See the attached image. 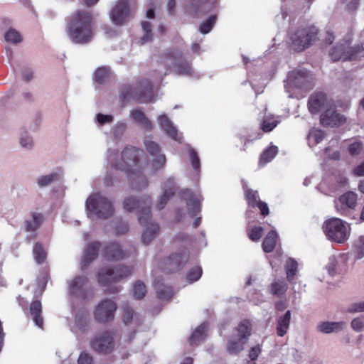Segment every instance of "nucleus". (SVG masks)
<instances>
[{
	"label": "nucleus",
	"mask_w": 364,
	"mask_h": 364,
	"mask_svg": "<svg viewBox=\"0 0 364 364\" xmlns=\"http://www.w3.org/2000/svg\"><path fill=\"white\" fill-rule=\"evenodd\" d=\"M164 65H167L165 75L173 68L177 75H191L193 70L191 63L188 61L179 50H168L164 54Z\"/></svg>",
	"instance_id": "6e6552de"
},
{
	"label": "nucleus",
	"mask_w": 364,
	"mask_h": 364,
	"mask_svg": "<svg viewBox=\"0 0 364 364\" xmlns=\"http://www.w3.org/2000/svg\"><path fill=\"white\" fill-rule=\"evenodd\" d=\"M327 95L323 92H316L308 100V109L310 113L315 114L327 105Z\"/></svg>",
	"instance_id": "412c9836"
},
{
	"label": "nucleus",
	"mask_w": 364,
	"mask_h": 364,
	"mask_svg": "<svg viewBox=\"0 0 364 364\" xmlns=\"http://www.w3.org/2000/svg\"><path fill=\"white\" fill-rule=\"evenodd\" d=\"M101 247L102 243L99 241L92 242L87 245L81 261L82 269L87 268L90 263L97 258L98 252Z\"/></svg>",
	"instance_id": "4be33fe9"
},
{
	"label": "nucleus",
	"mask_w": 364,
	"mask_h": 364,
	"mask_svg": "<svg viewBox=\"0 0 364 364\" xmlns=\"http://www.w3.org/2000/svg\"><path fill=\"white\" fill-rule=\"evenodd\" d=\"M141 27L143 31H144V35L142 38H141V44L149 42L151 40L152 33H151V24L148 21H143L141 23Z\"/></svg>",
	"instance_id": "8fccbe9b"
},
{
	"label": "nucleus",
	"mask_w": 364,
	"mask_h": 364,
	"mask_svg": "<svg viewBox=\"0 0 364 364\" xmlns=\"http://www.w3.org/2000/svg\"><path fill=\"white\" fill-rule=\"evenodd\" d=\"M175 193V183L171 178L168 179L164 185L163 193L160 197V200L156 205L159 210L163 209L166 205L167 202Z\"/></svg>",
	"instance_id": "393cba45"
},
{
	"label": "nucleus",
	"mask_w": 364,
	"mask_h": 364,
	"mask_svg": "<svg viewBox=\"0 0 364 364\" xmlns=\"http://www.w3.org/2000/svg\"><path fill=\"white\" fill-rule=\"evenodd\" d=\"M144 145L147 152L154 157L151 161V166L154 173H155L164 166L166 157L161 153V148L156 142L151 140H146Z\"/></svg>",
	"instance_id": "6ab92c4d"
},
{
	"label": "nucleus",
	"mask_w": 364,
	"mask_h": 364,
	"mask_svg": "<svg viewBox=\"0 0 364 364\" xmlns=\"http://www.w3.org/2000/svg\"><path fill=\"white\" fill-rule=\"evenodd\" d=\"M78 364H92L93 358L88 353L82 352L80 354L77 359Z\"/></svg>",
	"instance_id": "bf43d9fd"
},
{
	"label": "nucleus",
	"mask_w": 364,
	"mask_h": 364,
	"mask_svg": "<svg viewBox=\"0 0 364 364\" xmlns=\"http://www.w3.org/2000/svg\"><path fill=\"white\" fill-rule=\"evenodd\" d=\"M264 229L261 226H255L247 230V235L250 240L257 242L262 236Z\"/></svg>",
	"instance_id": "09e8293b"
},
{
	"label": "nucleus",
	"mask_w": 364,
	"mask_h": 364,
	"mask_svg": "<svg viewBox=\"0 0 364 364\" xmlns=\"http://www.w3.org/2000/svg\"><path fill=\"white\" fill-rule=\"evenodd\" d=\"M363 150V143L360 141H353L349 144L348 151L350 156H355L361 153Z\"/></svg>",
	"instance_id": "5fc2aeb1"
},
{
	"label": "nucleus",
	"mask_w": 364,
	"mask_h": 364,
	"mask_svg": "<svg viewBox=\"0 0 364 364\" xmlns=\"http://www.w3.org/2000/svg\"><path fill=\"white\" fill-rule=\"evenodd\" d=\"M133 267L124 265H115L114 267H104L97 274V282L102 287H108L127 278L133 272Z\"/></svg>",
	"instance_id": "423d86ee"
},
{
	"label": "nucleus",
	"mask_w": 364,
	"mask_h": 364,
	"mask_svg": "<svg viewBox=\"0 0 364 364\" xmlns=\"http://www.w3.org/2000/svg\"><path fill=\"white\" fill-rule=\"evenodd\" d=\"M143 154L144 151L141 149L127 146L122 152L121 161L112 164V166L115 169L130 173L131 187L136 191L144 189L149 185L147 178L142 173L144 167L140 162Z\"/></svg>",
	"instance_id": "f257e3e1"
},
{
	"label": "nucleus",
	"mask_w": 364,
	"mask_h": 364,
	"mask_svg": "<svg viewBox=\"0 0 364 364\" xmlns=\"http://www.w3.org/2000/svg\"><path fill=\"white\" fill-rule=\"evenodd\" d=\"M151 199L149 196H144L141 200L129 196L125 198L123 201L124 210L128 212L137 210L139 213V223L145 226V230L141 235V242L144 245L149 244L159 231L158 224L150 221L151 218Z\"/></svg>",
	"instance_id": "7ed1b4c3"
},
{
	"label": "nucleus",
	"mask_w": 364,
	"mask_h": 364,
	"mask_svg": "<svg viewBox=\"0 0 364 364\" xmlns=\"http://www.w3.org/2000/svg\"><path fill=\"white\" fill-rule=\"evenodd\" d=\"M129 230L128 224L127 223L120 222L115 227L116 235H122L127 232Z\"/></svg>",
	"instance_id": "e2e57ef3"
},
{
	"label": "nucleus",
	"mask_w": 364,
	"mask_h": 364,
	"mask_svg": "<svg viewBox=\"0 0 364 364\" xmlns=\"http://www.w3.org/2000/svg\"><path fill=\"white\" fill-rule=\"evenodd\" d=\"M32 139L29 136L21 137L20 144L22 146L30 149L32 146Z\"/></svg>",
	"instance_id": "338daca9"
},
{
	"label": "nucleus",
	"mask_w": 364,
	"mask_h": 364,
	"mask_svg": "<svg viewBox=\"0 0 364 364\" xmlns=\"http://www.w3.org/2000/svg\"><path fill=\"white\" fill-rule=\"evenodd\" d=\"M31 220H26L24 221V228L26 232H33V234L27 237V240L30 241L36 237V232L39 229L44 220V216L41 213H31Z\"/></svg>",
	"instance_id": "5701e85b"
},
{
	"label": "nucleus",
	"mask_w": 364,
	"mask_h": 364,
	"mask_svg": "<svg viewBox=\"0 0 364 364\" xmlns=\"http://www.w3.org/2000/svg\"><path fill=\"white\" fill-rule=\"evenodd\" d=\"M346 122V117L334 109H327L320 116V123L325 127H338Z\"/></svg>",
	"instance_id": "aec40b11"
},
{
	"label": "nucleus",
	"mask_w": 364,
	"mask_h": 364,
	"mask_svg": "<svg viewBox=\"0 0 364 364\" xmlns=\"http://www.w3.org/2000/svg\"><path fill=\"white\" fill-rule=\"evenodd\" d=\"M245 198L247 205L253 208H255L256 205L261 201L257 191L250 188H247L245 191Z\"/></svg>",
	"instance_id": "58836bf2"
},
{
	"label": "nucleus",
	"mask_w": 364,
	"mask_h": 364,
	"mask_svg": "<svg viewBox=\"0 0 364 364\" xmlns=\"http://www.w3.org/2000/svg\"><path fill=\"white\" fill-rule=\"evenodd\" d=\"M152 83L148 79H141L137 82L136 87L129 85H124L121 88L120 97L123 102L130 99L139 103L148 102L152 97Z\"/></svg>",
	"instance_id": "20e7f679"
},
{
	"label": "nucleus",
	"mask_w": 364,
	"mask_h": 364,
	"mask_svg": "<svg viewBox=\"0 0 364 364\" xmlns=\"http://www.w3.org/2000/svg\"><path fill=\"white\" fill-rule=\"evenodd\" d=\"M86 208L90 213L99 219H107L114 213L112 203L100 193H95L88 197Z\"/></svg>",
	"instance_id": "39448f33"
},
{
	"label": "nucleus",
	"mask_w": 364,
	"mask_h": 364,
	"mask_svg": "<svg viewBox=\"0 0 364 364\" xmlns=\"http://www.w3.org/2000/svg\"><path fill=\"white\" fill-rule=\"evenodd\" d=\"M91 348L97 353L109 354L115 348L114 334L109 331L100 332L90 342Z\"/></svg>",
	"instance_id": "9d476101"
},
{
	"label": "nucleus",
	"mask_w": 364,
	"mask_h": 364,
	"mask_svg": "<svg viewBox=\"0 0 364 364\" xmlns=\"http://www.w3.org/2000/svg\"><path fill=\"white\" fill-rule=\"evenodd\" d=\"M203 270L199 266L191 268L186 274V279L190 282L193 283L198 281L202 276Z\"/></svg>",
	"instance_id": "a18cd8bd"
},
{
	"label": "nucleus",
	"mask_w": 364,
	"mask_h": 364,
	"mask_svg": "<svg viewBox=\"0 0 364 364\" xmlns=\"http://www.w3.org/2000/svg\"><path fill=\"white\" fill-rule=\"evenodd\" d=\"M252 325L249 319H243L235 328V331L237 332V337L242 338L247 341L252 334Z\"/></svg>",
	"instance_id": "2f4dec72"
},
{
	"label": "nucleus",
	"mask_w": 364,
	"mask_h": 364,
	"mask_svg": "<svg viewBox=\"0 0 364 364\" xmlns=\"http://www.w3.org/2000/svg\"><path fill=\"white\" fill-rule=\"evenodd\" d=\"M312 80V75L307 70H294L288 74L290 86L298 89H306Z\"/></svg>",
	"instance_id": "a211bd4d"
},
{
	"label": "nucleus",
	"mask_w": 364,
	"mask_h": 364,
	"mask_svg": "<svg viewBox=\"0 0 364 364\" xmlns=\"http://www.w3.org/2000/svg\"><path fill=\"white\" fill-rule=\"evenodd\" d=\"M154 287L156 291V296L159 299L168 300L173 296V291L171 287L164 285L159 282H156Z\"/></svg>",
	"instance_id": "72a5a7b5"
},
{
	"label": "nucleus",
	"mask_w": 364,
	"mask_h": 364,
	"mask_svg": "<svg viewBox=\"0 0 364 364\" xmlns=\"http://www.w3.org/2000/svg\"><path fill=\"white\" fill-rule=\"evenodd\" d=\"M131 117L139 124L141 125L146 130H151L152 123L145 116L143 111L140 109H136L131 112Z\"/></svg>",
	"instance_id": "473e14b6"
},
{
	"label": "nucleus",
	"mask_w": 364,
	"mask_h": 364,
	"mask_svg": "<svg viewBox=\"0 0 364 364\" xmlns=\"http://www.w3.org/2000/svg\"><path fill=\"white\" fill-rule=\"evenodd\" d=\"M134 311L133 309L127 303L122 305V321L125 324L132 322L134 317Z\"/></svg>",
	"instance_id": "c03bdc74"
},
{
	"label": "nucleus",
	"mask_w": 364,
	"mask_h": 364,
	"mask_svg": "<svg viewBox=\"0 0 364 364\" xmlns=\"http://www.w3.org/2000/svg\"><path fill=\"white\" fill-rule=\"evenodd\" d=\"M318 33V30L314 26L299 28L290 34V46L293 50L301 52L317 39Z\"/></svg>",
	"instance_id": "0eeeda50"
},
{
	"label": "nucleus",
	"mask_w": 364,
	"mask_h": 364,
	"mask_svg": "<svg viewBox=\"0 0 364 364\" xmlns=\"http://www.w3.org/2000/svg\"><path fill=\"white\" fill-rule=\"evenodd\" d=\"M97 121L100 125H103L106 123H110L113 121V117L110 114H103L99 113L96 116Z\"/></svg>",
	"instance_id": "680f3d73"
},
{
	"label": "nucleus",
	"mask_w": 364,
	"mask_h": 364,
	"mask_svg": "<svg viewBox=\"0 0 364 364\" xmlns=\"http://www.w3.org/2000/svg\"><path fill=\"white\" fill-rule=\"evenodd\" d=\"M129 15L130 4L129 0H117L109 14L112 21L118 26L123 25Z\"/></svg>",
	"instance_id": "dca6fc26"
},
{
	"label": "nucleus",
	"mask_w": 364,
	"mask_h": 364,
	"mask_svg": "<svg viewBox=\"0 0 364 364\" xmlns=\"http://www.w3.org/2000/svg\"><path fill=\"white\" fill-rule=\"evenodd\" d=\"M353 174L355 176H364V161L360 164L355 166L353 171Z\"/></svg>",
	"instance_id": "69168bd1"
},
{
	"label": "nucleus",
	"mask_w": 364,
	"mask_h": 364,
	"mask_svg": "<svg viewBox=\"0 0 364 364\" xmlns=\"http://www.w3.org/2000/svg\"><path fill=\"white\" fill-rule=\"evenodd\" d=\"M33 255L38 264L44 262L46 259V252L40 242H36L33 247Z\"/></svg>",
	"instance_id": "a19ab883"
},
{
	"label": "nucleus",
	"mask_w": 364,
	"mask_h": 364,
	"mask_svg": "<svg viewBox=\"0 0 364 364\" xmlns=\"http://www.w3.org/2000/svg\"><path fill=\"white\" fill-rule=\"evenodd\" d=\"M5 40L13 43H18L22 39L20 33L16 30L11 28L5 33Z\"/></svg>",
	"instance_id": "603ef678"
},
{
	"label": "nucleus",
	"mask_w": 364,
	"mask_h": 364,
	"mask_svg": "<svg viewBox=\"0 0 364 364\" xmlns=\"http://www.w3.org/2000/svg\"><path fill=\"white\" fill-rule=\"evenodd\" d=\"M159 122L161 128L170 137L176 141H180L181 138L178 135V130L167 116H160L159 117Z\"/></svg>",
	"instance_id": "cd10ccee"
},
{
	"label": "nucleus",
	"mask_w": 364,
	"mask_h": 364,
	"mask_svg": "<svg viewBox=\"0 0 364 364\" xmlns=\"http://www.w3.org/2000/svg\"><path fill=\"white\" fill-rule=\"evenodd\" d=\"M256 208H257L259 210L261 215L263 216H266L269 213V207L267 204L264 201L261 200L260 202H259L257 205H256Z\"/></svg>",
	"instance_id": "0e129e2a"
},
{
	"label": "nucleus",
	"mask_w": 364,
	"mask_h": 364,
	"mask_svg": "<svg viewBox=\"0 0 364 364\" xmlns=\"http://www.w3.org/2000/svg\"><path fill=\"white\" fill-rule=\"evenodd\" d=\"M247 341L235 336H230L228 339L226 350L230 354L237 355L242 352Z\"/></svg>",
	"instance_id": "a878e982"
},
{
	"label": "nucleus",
	"mask_w": 364,
	"mask_h": 364,
	"mask_svg": "<svg viewBox=\"0 0 364 364\" xmlns=\"http://www.w3.org/2000/svg\"><path fill=\"white\" fill-rule=\"evenodd\" d=\"M188 154L193 168L196 171L198 170L200 166V163L198 153L194 149H191L188 151Z\"/></svg>",
	"instance_id": "6e6d98bb"
},
{
	"label": "nucleus",
	"mask_w": 364,
	"mask_h": 364,
	"mask_svg": "<svg viewBox=\"0 0 364 364\" xmlns=\"http://www.w3.org/2000/svg\"><path fill=\"white\" fill-rule=\"evenodd\" d=\"M109 77V70L105 68H100L95 72V80L99 84L103 83Z\"/></svg>",
	"instance_id": "864d4df0"
},
{
	"label": "nucleus",
	"mask_w": 364,
	"mask_h": 364,
	"mask_svg": "<svg viewBox=\"0 0 364 364\" xmlns=\"http://www.w3.org/2000/svg\"><path fill=\"white\" fill-rule=\"evenodd\" d=\"M181 197L189 208V215L191 217L195 216L200 211V200L191 190L186 189L183 191Z\"/></svg>",
	"instance_id": "b1692460"
},
{
	"label": "nucleus",
	"mask_w": 364,
	"mask_h": 364,
	"mask_svg": "<svg viewBox=\"0 0 364 364\" xmlns=\"http://www.w3.org/2000/svg\"><path fill=\"white\" fill-rule=\"evenodd\" d=\"M323 229L326 235L338 243H343L350 234V228L346 223L337 218L326 220Z\"/></svg>",
	"instance_id": "1a4fd4ad"
},
{
	"label": "nucleus",
	"mask_w": 364,
	"mask_h": 364,
	"mask_svg": "<svg viewBox=\"0 0 364 364\" xmlns=\"http://www.w3.org/2000/svg\"><path fill=\"white\" fill-rule=\"evenodd\" d=\"M60 179V175L58 173H51L49 175L42 176L38 179V184L39 186L43 187L50 184L55 181Z\"/></svg>",
	"instance_id": "de8ad7c7"
},
{
	"label": "nucleus",
	"mask_w": 364,
	"mask_h": 364,
	"mask_svg": "<svg viewBox=\"0 0 364 364\" xmlns=\"http://www.w3.org/2000/svg\"><path fill=\"white\" fill-rule=\"evenodd\" d=\"M278 153V147L275 145H270L261 153L258 166L262 167L273 160Z\"/></svg>",
	"instance_id": "c756f323"
},
{
	"label": "nucleus",
	"mask_w": 364,
	"mask_h": 364,
	"mask_svg": "<svg viewBox=\"0 0 364 364\" xmlns=\"http://www.w3.org/2000/svg\"><path fill=\"white\" fill-rule=\"evenodd\" d=\"M18 305L22 308L26 314H29L35 323V324L40 328H43L44 320L42 316V304L41 301L38 299H35L31 301L29 306H28V301L26 298L18 296L17 297Z\"/></svg>",
	"instance_id": "9b49d317"
},
{
	"label": "nucleus",
	"mask_w": 364,
	"mask_h": 364,
	"mask_svg": "<svg viewBox=\"0 0 364 364\" xmlns=\"http://www.w3.org/2000/svg\"><path fill=\"white\" fill-rule=\"evenodd\" d=\"M353 253L355 259H361L364 257V236H360L353 245Z\"/></svg>",
	"instance_id": "37998d69"
},
{
	"label": "nucleus",
	"mask_w": 364,
	"mask_h": 364,
	"mask_svg": "<svg viewBox=\"0 0 364 364\" xmlns=\"http://www.w3.org/2000/svg\"><path fill=\"white\" fill-rule=\"evenodd\" d=\"M93 26L94 17L92 11L79 9L68 16L66 32L73 43L87 44L93 38Z\"/></svg>",
	"instance_id": "f03ea898"
},
{
	"label": "nucleus",
	"mask_w": 364,
	"mask_h": 364,
	"mask_svg": "<svg viewBox=\"0 0 364 364\" xmlns=\"http://www.w3.org/2000/svg\"><path fill=\"white\" fill-rule=\"evenodd\" d=\"M344 322H323L318 326V330L325 333H330L333 331H338L343 328Z\"/></svg>",
	"instance_id": "e433bc0d"
},
{
	"label": "nucleus",
	"mask_w": 364,
	"mask_h": 364,
	"mask_svg": "<svg viewBox=\"0 0 364 364\" xmlns=\"http://www.w3.org/2000/svg\"><path fill=\"white\" fill-rule=\"evenodd\" d=\"M116 310V303L111 299H105L95 307V318L99 323H105L114 318Z\"/></svg>",
	"instance_id": "4468645a"
},
{
	"label": "nucleus",
	"mask_w": 364,
	"mask_h": 364,
	"mask_svg": "<svg viewBox=\"0 0 364 364\" xmlns=\"http://www.w3.org/2000/svg\"><path fill=\"white\" fill-rule=\"evenodd\" d=\"M279 122V120L274 115L272 114H265L260 122L259 128L263 132L269 133L274 130Z\"/></svg>",
	"instance_id": "c85d7f7f"
},
{
	"label": "nucleus",
	"mask_w": 364,
	"mask_h": 364,
	"mask_svg": "<svg viewBox=\"0 0 364 364\" xmlns=\"http://www.w3.org/2000/svg\"><path fill=\"white\" fill-rule=\"evenodd\" d=\"M278 239V234L275 230H270L264 237L262 247L266 253H270L275 249Z\"/></svg>",
	"instance_id": "7c9ffc66"
},
{
	"label": "nucleus",
	"mask_w": 364,
	"mask_h": 364,
	"mask_svg": "<svg viewBox=\"0 0 364 364\" xmlns=\"http://www.w3.org/2000/svg\"><path fill=\"white\" fill-rule=\"evenodd\" d=\"M285 269L287 278L289 282H291L298 271V264L296 261L291 258L289 259L287 262Z\"/></svg>",
	"instance_id": "ea45409f"
},
{
	"label": "nucleus",
	"mask_w": 364,
	"mask_h": 364,
	"mask_svg": "<svg viewBox=\"0 0 364 364\" xmlns=\"http://www.w3.org/2000/svg\"><path fill=\"white\" fill-rule=\"evenodd\" d=\"M326 132L320 129H314L310 131L309 137L312 139L315 144L321 143L326 137Z\"/></svg>",
	"instance_id": "3c124183"
},
{
	"label": "nucleus",
	"mask_w": 364,
	"mask_h": 364,
	"mask_svg": "<svg viewBox=\"0 0 364 364\" xmlns=\"http://www.w3.org/2000/svg\"><path fill=\"white\" fill-rule=\"evenodd\" d=\"M262 353V346L260 345H257L254 347H252L248 353V357L250 358L252 361H255L259 355Z\"/></svg>",
	"instance_id": "13d9d810"
},
{
	"label": "nucleus",
	"mask_w": 364,
	"mask_h": 364,
	"mask_svg": "<svg viewBox=\"0 0 364 364\" xmlns=\"http://www.w3.org/2000/svg\"><path fill=\"white\" fill-rule=\"evenodd\" d=\"M333 61L339 60H355L364 56V48L361 46H355L346 50L343 45H336L330 53Z\"/></svg>",
	"instance_id": "ddd939ff"
},
{
	"label": "nucleus",
	"mask_w": 364,
	"mask_h": 364,
	"mask_svg": "<svg viewBox=\"0 0 364 364\" xmlns=\"http://www.w3.org/2000/svg\"><path fill=\"white\" fill-rule=\"evenodd\" d=\"M336 203L337 211L342 215H348L358 204V195L353 191H347L339 196Z\"/></svg>",
	"instance_id": "2eb2a0df"
},
{
	"label": "nucleus",
	"mask_w": 364,
	"mask_h": 364,
	"mask_svg": "<svg viewBox=\"0 0 364 364\" xmlns=\"http://www.w3.org/2000/svg\"><path fill=\"white\" fill-rule=\"evenodd\" d=\"M288 289V284L284 281H276L268 286L269 292L277 296L284 295Z\"/></svg>",
	"instance_id": "f704fd0d"
},
{
	"label": "nucleus",
	"mask_w": 364,
	"mask_h": 364,
	"mask_svg": "<svg viewBox=\"0 0 364 364\" xmlns=\"http://www.w3.org/2000/svg\"><path fill=\"white\" fill-rule=\"evenodd\" d=\"M134 296L136 299H143L146 294V287L141 281H136L133 286Z\"/></svg>",
	"instance_id": "79ce46f5"
},
{
	"label": "nucleus",
	"mask_w": 364,
	"mask_h": 364,
	"mask_svg": "<svg viewBox=\"0 0 364 364\" xmlns=\"http://www.w3.org/2000/svg\"><path fill=\"white\" fill-rule=\"evenodd\" d=\"M346 311L350 314L364 312V301L351 304Z\"/></svg>",
	"instance_id": "4d7b16f0"
},
{
	"label": "nucleus",
	"mask_w": 364,
	"mask_h": 364,
	"mask_svg": "<svg viewBox=\"0 0 364 364\" xmlns=\"http://www.w3.org/2000/svg\"><path fill=\"white\" fill-rule=\"evenodd\" d=\"M291 315V311L288 310L277 318L276 331L278 336L283 337L287 333L290 326Z\"/></svg>",
	"instance_id": "bb28decb"
},
{
	"label": "nucleus",
	"mask_w": 364,
	"mask_h": 364,
	"mask_svg": "<svg viewBox=\"0 0 364 364\" xmlns=\"http://www.w3.org/2000/svg\"><path fill=\"white\" fill-rule=\"evenodd\" d=\"M102 256L108 262H117L125 259L128 255L121 245L116 242H108L102 248Z\"/></svg>",
	"instance_id": "f3484780"
},
{
	"label": "nucleus",
	"mask_w": 364,
	"mask_h": 364,
	"mask_svg": "<svg viewBox=\"0 0 364 364\" xmlns=\"http://www.w3.org/2000/svg\"><path fill=\"white\" fill-rule=\"evenodd\" d=\"M216 20L215 16H210L205 21L200 23L199 26V31L201 33L207 34L213 28Z\"/></svg>",
	"instance_id": "49530a36"
},
{
	"label": "nucleus",
	"mask_w": 364,
	"mask_h": 364,
	"mask_svg": "<svg viewBox=\"0 0 364 364\" xmlns=\"http://www.w3.org/2000/svg\"><path fill=\"white\" fill-rule=\"evenodd\" d=\"M206 327L202 324L195 329L189 338L190 344L192 346L198 345L205 338Z\"/></svg>",
	"instance_id": "c9c22d12"
},
{
	"label": "nucleus",
	"mask_w": 364,
	"mask_h": 364,
	"mask_svg": "<svg viewBox=\"0 0 364 364\" xmlns=\"http://www.w3.org/2000/svg\"><path fill=\"white\" fill-rule=\"evenodd\" d=\"M189 259V252L187 249L182 250L164 259L161 269L166 273H174L182 269Z\"/></svg>",
	"instance_id": "f8f14e48"
},
{
	"label": "nucleus",
	"mask_w": 364,
	"mask_h": 364,
	"mask_svg": "<svg viewBox=\"0 0 364 364\" xmlns=\"http://www.w3.org/2000/svg\"><path fill=\"white\" fill-rule=\"evenodd\" d=\"M88 282V278L85 276H76L70 283L69 288L71 294H76L82 287Z\"/></svg>",
	"instance_id": "4c0bfd02"
},
{
	"label": "nucleus",
	"mask_w": 364,
	"mask_h": 364,
	"mask_svg": "<svg viewBox=\"0 0 364 364\" xmlns=\"http://www.w3.org/2000/svg\"><path fill=\"white\" fill-rule=\"evenodd\" d=\"M238 138H239L240 143L242 144V150L244 151H246V150L247 149V144L249 143H250L252 141V140L247 139L244 136H239Z\"/></svg>",
	"instance_id": "774afa93"
},
{
	"label": "nucleus",
	"mask_w": 364,
	"mask_h": 364,
	"mask_svg": "<svg viewBox=\"0 0 364 364\" xmlns=\"http://www.w3.org/2000/svg\"><path fill=\"white\" fill-rule=\"evenodd\" d=\"M352 328L357 331L360 332L364 330V322L360 318H355L350 323Z\"/></svg>",
	"instance_id": "052dcab7"
}]
</instances>
